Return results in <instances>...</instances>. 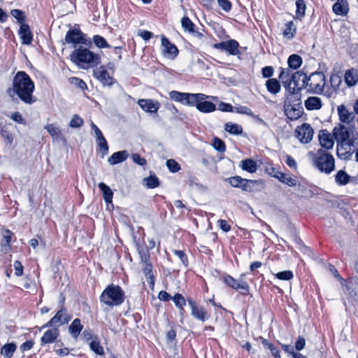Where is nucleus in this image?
<instances>
[{
    "instance_id": "1",
    "label": "nucleus",
    "mask_w": 358,
    "mask_h": 358,
    "mask_svg": "<svg viewBox=\"0 0 358 358\" xmlns=\"http://www.w3.org/2000/svg\"><path fill=\"white\" fill-rule=\"evenodd\" d=\"M303 77V83L309 90L315 94H321L323 92L324 86L326 85L325 76L322 72L315 71L312 73L309 76L299 71L294 73L287 69H282L279 76V78L285 83V85L289 86L292 82L295 83L296 78Z\"/></svg>"
},
{
    "instance_id": "2",
    "label": "nucleus",
    "mask_w": 358,
    "mask_h": 358,
    "mask_svg": "<svg viewBox=\"0 0 358 358\" xmlns=\"http://www.w3.org/2000/svg\"><path fill=\"white\" fill-rule=\"evenodd\" d=\"M34 88V83L29 76L24 71H19L14 76L13 88L8 89L7 93L10 96H13V93L15 94L24 103L32 104L36 101L33 96Z\"/></svg>"
},
{
    "instance_id": "3",
    "label": "nucleus",
    "mask_w": 358,
    "mask_h": 358,
    "mask_svg": "<svg viewBox=\"0 0 358 358\" xmlns=\"http://www.w3.org/2000/svg\"><path fill=\"white\" fill-rule=\"evenodd\" d=\"M70 59L80 68L91 67L99 63V56L87 48H76L70 55Z\"/></svg>"
},
{
    "instance_id": "4",
    "label": "nucleus",
    "mask_w": 358,
    "mask_h": 358,
    "mask_svg": "<svg viewBox=\"0 0 358 358\" xmlns=\"http://www.w3.org/2000/svg\"><path fill=\"white\" fill-rule=\"evenodd\" d=\"M124 301V292L118 285H110L100 296V301L110 306H117Z\"/></svg>"
},
{
    "instance_id": "5",
    "label": "nucleus",
    "mask_w": 358,
    "mask_h": 358,
    "mask_svg": "<svg viewBox=\"0 0 358 358\" xmlns=\"http://www.w3.org/2000/svg\"><path fill=\"white\" fill-rule=\"evenodd\" d=\"M65 41L68 44H72L74 48L78 45H90L91 39L87 38L79 28L69 29L65 36Z\"/></svg>"
},
{
    "instance_id": "6",
    "label": "nucleus",
    "mask_w": 358,
    "mask_h": 358,
    "mask_svg": "<svg viewBox=\"0 0 358 358\" xmlns=\"http://www.w3.org/2000/svg\"><path fill=\"white\" fill-rule=\"evenodd\" d=\"M160 51L164 57L173 60L178 55V48L172 43L165 36H161Z\"/></svg>"
},
{
    "instance_id": "7",
    "label": "nucleus",
    "mask_w": 358,
    "mask_h": 358,
    "mask_svg": "<svg viewBox=\"0 0 358 358\" xmlns=\"http://www.w3.org/2000/svg\"><path fill=\"white\" fill-rule=\"evenodd\" d=\"M141 262L143 263V271L146 278L149 280L150 287L153 289L155 286L154 275L152 273V266L150 262V255L148 250H141L139 252Z\"/></svg>"
},
{
    "instance_id": "8",
    "label": "nucleus",
    "mask_w": 358,
    "mask_h": 358,
    "mask_svg": "<svg viewBox=\"0 0 358 358\" xmlns=\"http://www.w3.org/2000/svg\"><path fill=\"white\" fill-rule=\"evenodd\" d=\"M283 107L285 115L291 120L299 119L303 113L302 106L299 103L292 104L289 96L285 99Z\"/></svg>"
},
{
    "instance_id": "9",
    "label": "nucleus",
    "mask_w": 358,
    "mask_h": 358,
    "mask_svg": "<svg viewBox=\"0 0 358 358\" xmlns=\"http://www.w3.org/2000/svg\"><path fill=\"white\" fill-rule=\"evenodd\" d=\"M71 320V316L67 314L66 309L62 306L59 310L55 314V315L42 328L53 326H60L64 324H67Z\"/></svg>"
},
{
    "instance_id": "10",
    "label": "nucleus",
    "mask_w": 358,
    "mask_h": 358,
    "mask_svg": "<svg viewBox=\"0 0 358 358\" xmlns=\"http://www.w3.org/2000/svg\"><path fill=\"white\" fill-rule=\"evenodd\" d=\"M313 128L308 123L302 124L295 130L296 137L303 143H309L313 139Z\"/></svg>"
},
{
    "instance_id": "11",
    "label": "nucleus",
    "mask_w": 358,
    "mask_h": 358,
    "mask_svg": "<svg viewBox=\"0 0 358 358\" xmlns=\"http://www.w3.org/2000/svg\"><path fill=\"white\" fill-rule=\"evenodd\" d=\"M213 47L217 50H224L231 55H238L240 54L239 44L234 39L215 43Z\"/></svg>"
},
{
    "instance_id": "12",
    "label": "nucleus",
    "mask_w": 358,
    "mask_h": 358,
    "mask_svg": "<svg viewBox=\"0 0 358 358\" xmlns=\"http://www.w3.org/2000/svg\"><path fill=\"white\" fill-rule=\"evenodd\" d=\"M313 164L320 171L329 173L334 169V158H315Z\"/></svg>"
},
{
    "instance_id": "13",
    "label": "nucleus",
    "mask_w": 358,
    "mask_h": 358,
    "mask_svg": "<svg viewBox=\"0 0 358 358\" xmlns=\"http://www.w3.org/2000/svg\"><path fill=\"white\" fill-rule=\"evenodd\" d=\"M224 282L231 288L240 289L241 294H247L249 292V286L246 282L241 281L240 282L230 275H226Z\"/></svg>"
},
{
    "instance_id": "14",
    "label": "nucleus",
    "mask_w": 358,
    "mask_h": 358,
    "mask_svg": "<svg viewBox=\"0 0 358 358\" xmlns=\"http://www.w3.org/2000/svg\"><path fill=\"white\" fill-rule=\"evenodd\" d=\"M48 134L52 138L54 142L66 143L65 137L64 136L60 127L57 124H48L45 127Z\"/></svg>"
},
{
    "instance_id": "15",
    "label": "nucleus",
    "mask_w": 358,
    "mask_h": 358,
    "mask_svg": "<svg viewBox=\"0 0 358 358\" xmlns=\"http://www.w3.org/2000/svg\"><path fill=\"white\" fill-rule=\"evenodd\" d=\"M94 77L99 80L103 85H112L113 78L110 76L108 71L103 67L100 66L94 71Z\"/></svg>"
},
{
    "instance_id": "16",
    "label": "nucleus",
    "mask_w": 358,
    "mask_h": 358,
    "mask_svg": "<svg viewBox=\"0 0 358 358\" xmlns=\"http://www.w3.org/2000/svg\"><path fill=\"white\" fill-rule=\"evenodd\" d=\"M138 104L143 110L148 113H155L160 107L159 101L153 99H139Z\"/></svg>"
},
{
    "instance_id": "17",
    "label": "nucleus",
    "mask_w": 358,
    "mask_h": 358,
    "mask_svg": "<svg viewBox=\"0 0 358 358\" xmlns=\"http://www.w3.org/2000/svg\"><path fill=\"white\" fill-rule=\"evenodd\" d=\"M320 145L327 149H331L334 145V141L331 134L327 130H321L318 134Z\"/></svg>"
},
{
    "instance_id": "18",
    "label": "nucleus",
    "mask_w": 358,
    "mask_h": 358,
    "mask_svg": "<svg viewBox=\"0 0 358 358\" xmlns=\"http://www.w3.org/2000/svg\"><path fill=\"white\" fill-rule=\"evenodd\" d=\"M333 135L336 141H350V131L343 124H338L334 128Z\"/></svg>"
},
{
    "instance_id": "19",
    "label": "nucleus",
    "mask_w": 358,
    "mask_h": 358,
    "mask_svg": "<svg viewBox=\"0 0 358 358\" xmlns=\"http://www.w3.org/2000/svg\"><path fill=\"white\" fill-rule=\"evenodd\" d=\"M337 142V157H345L351 155L354 152L353 145L350 141H341Z\"/></svg>"
},
{
    "instance_id": "20",
    "label": "nucleus",
    "mask_w": 358,
    "mask_h": 358,
    "mask_svg": "<svg viewBox=\"0 0 358 358\" xmlns=\"http://www.w3.org/2000/svg\"><path fill=\"white\" fill-rule=\"evenodd\" d=\"M344 80L348 87L356 85L358 83V70L354 68L348 69L344 75Z\"/></svg>"
},
{
    "instance_id": "21",
    "label": "nucleus",
    "mask_w": 358,
    "mask_h": 358,
    "mask_svg": "<svg viewBox=\"0 0 358 358\" xmlns=\"http://www.w3.org/2000/svg\"><path fill=\"white\" fill-rule=\"evenodd\" d=\"M188 303L192 309V315L199 320L205 321L207 318V312L204 308L197 306L196 303L192 299H188Z\"/></svg>"
},
{
    "instance_id": "22",
    "label": "nucleus",
    "mask_w": 358,
    "mask_h": 358,
    "mask_svg": "<svg viewBox=\"0 0 358 358\" xmlns=\"http://www.w3.org/2000/svg\"><path fill=\"white\" fill-rule=\"evenodd\" d=\"M18 32L22 44L29 45L31 43L33 35L27 24L20 25Z\"/></svg>"
},
{
    "instance_id": "23",
    "label": "nucleus",
    "mask_w": 358,
    "mask_h": 358,
    "mask_svg": "<svg viewBox=\"0 0 358 358\" xmlns=\"http://www.w3.org/2000/svg\"><path fill=\"white\" fill-rule=\"evenodd\" d=\"M341 83V77L338 74H332L330 77V84L332 89L324 92V95L328 97L332 96L339 88Z\"/></svg>"
},
{
    "instance_id": "24",
    "label": "nucleus",
    "mask_w": 358,
    "mask_h": 358,
    "mask_svg": "<svg viewBox=\"0 0 358 358\" xmlns=\"http://www.w3.org/2000/svg\"><path fill=\"white\" fill-rule=\"evenodd\" d=\"M13 232L9 229H4L2 231V240L1 241V251L7 253L10 250V241Z\"/></svg>"
},
{
    "instance_id": "25",
    "label": "nucleus",
    "mask_w": 358,
    "mask_h": 358,
    "mask_svg": "<svg viewBox=\"0 0 358 358\" xmlns=\"http://www.w3.org/2000/svg\"><path fill=\"white\" fill-rule=\"evenodd\" d=\"M333 11L338 15H345L349 11V6L347 0H337L333 5Z\"/></svg>"
},
{
    "instance_id": "26",
    "label": "nucleus",
    "mask_w": 358,
    "mask_h": 358,
    "mask_svg": "<svg viewBox=\"0 0 358 358\" xmlns=\"http://www.w3.org/2000/svg\"><path fill=\"white\" fill-rule=\"evenodd\" d=\"M337 111L339 117V120L344 123H350L355 117L353 113L350 112L347 108L341 105L338 106Z\"/></svg>"
},
{
    "instance_id": "27",
    "label": "nucleus",
    "mask_w": 358,
    "mask_h": 358,
    "mask_svg": "<svg viewBox=\"0 0 358 358\" xmlns=\"http://www.w3.org/2000/svg\"><path fill=\"white\" fill-rule=\"evenodd\" d=\"M59 334V331L57 328H52L48 329L41 338V344H47L54 342Z\"/></svg>"
},
{
    "instance_id": "28",
    "label": "nucleus",
    "mask_w": 358,
    "mask_h": 358,
    "mask_svg": "<svg viewBox=\"0 0 358 358\" xmlns=\"http://www.w3.org/2000/svg\"><path fill=\"white\" fill-rule=\"evenodd\" d=\"M304 105L308 110H319L322 106L321 99L317 96L308 97L305 101Z\"/></svg>"
},
{
    "instance_id": "29",
    "label": "nucleus",
    "mask_w": 358,
    "mask_h": 358,
    "mask_svg": "<svg viewBox=\"0 0 358 358\" xmlns=\"http://www.w3.org/2000/svg\"><path fill=\"white\" fill-rule=\"evenodd\" d=\"M83 328V325L81 324V321L78 318H76L73 320V322L70 324L69 327V331L70 334L73 338H77L80 334Z\"/></svg>"
},
{
    "instance_id": "30",
    "label": "nucleus",
    "mask_w": 358,
    "mask_h": 358,
    "mask_svg": "<svg viewBox=\"0 0 358 358\" xmlns=\"http://www.w3.org/2000/svg\"><path fill=\"white\" fill-rule=\"evenodd\" d=\"M296 27L293 21L287 22L285 24V29L282 35L286 39L290 40L293 38L296 34Z\"/></svg>"
},
{
    "instance_id": "31",
    "label": "nucleus",
    "mask_w": 358,
    "mask_h": 358,
    "mask_svg": "<svg viewBox=\"0 0 358 358\" xmlns=\"http://www.w3.org/2000/svg\"><path fill=\"white\" fill-rule=\"evenodd\" d=\"M197 110L202 113H211L215 110V105L210 101H206V99H202L197 104Z\"/></svg>"
},
{
    "instance_id": "32",
    "label": "nucleus",
    "mask_w": 358,
    "mask_h": 358,
    "mask_svg": "<svg viewBox=\"0 0 358 358\" xmlns=\"http://www.w3.org/2000/svg\"><path fill=\"white\" fill-rule=\"evenodd\" d=\"M273 177L278 178L280 182L287 185L289 187L295 186L297 183L296 179L292 178L289 175L281 173L280 171H276V173L273 174Z\"/></svg>"
},
{
    "instance_id": "33",
    "label": "nucleus",
    "mask_w": 358,
    "mask_h": 358,
    "mask_svg": "<svg viewBox=\"0 0 358 358\" xmlns=\"http://www.w3.org/2000/svg\"><path fill=\"white\" fill-rule=\"evenodd\" d=\"M208 96L203 94H191L187 93L185 105L195 106L197 108V104L202 99H206Z\"/></svg>"
},
{
    "instance_id": "34",
    "label": "nucleus",
    "mask_w": 358,
    "mask_h": 358,
    "mask_svg": "<svg viewBox=\"0 0 358 358\" xmlns=\"http://www.w3.org/2000/svg\"><path fill=\"white\" fill-rule=\"evenodd\" d=\"M347 290L351 296L355 300L358 301V279H351L347 285Z\"/></svg>"
},
{
    "instance_id": "35",
    "label": "nucleus",
    "mask_w": 358,
    "mask_h": 358,
    "mask_svg": "<svg viewBox=\"0 0 358 358\" xmlns=\"http://www.w3.org/2000/svg\"><path fill=\"white\" fill-rule=\"evenodd\" d=\"M266 87L267 90L273 94H276L280 90V84L275 78H269L266 82Z\"/></svg>"
},
{
    "instance_id": "36",
    "label": "nucleus",
    "mask_w": 358,
    "mask_h": 358,
    "mask_svg": "<svg viewBox=\"0 0 358 358\" xmlns=\"http://www.w3.org/2000/svg\"><path fill=\"white\" fill-rule=\"evenodd\" d=\"M16 348L17 346L14 343H7L2 346L0 350V353L5 358H11L15 352Z\"/></svg>"
},
{
    "instance_id": "37",
    "label": "nucleus",
    "mask_w": 358,
    "mask_h": 358,
    "mask_svg": "<svg viewBox=\"0 0 358 358\" xmlns=\"http://www.w3.org/2000/svg\"><path fill=\"white\" fill-rule=\"evenodd\" d=\"M287 64L289 69L296 70L302 64V58L296 54L291 55L287 59Z\"/></svg>"
},
{
    "instance_id": "38",
    "label": "nucleus",
    "mask_w": 358,
    "mask_h": 358,
    "mask_svg": "<svg viewBox=\"0 0 358 358\" xmlns=\"http://www.w3.org/2000/svg\"><path fill=\"white\" fill-rule=\"evenodd\" d=\"M143 185L149 189H154L159 186L160 182L155 175H150L149 177L143 179Z\"/></svg>"
},
{
    "instance_id": "39",
    "label": "nucleus",
    "mask_w": 358,
    "mask_h": 358,
    "mask_svg": "<svg viewBox=\"0 0 358 358\" xmlns=\"http://www.w3.org/2000/svg\"><path fill=\"white\" fill-rule=\"evenodd\" d=\"M99 187L103 193L104 200L106 203H111L113 200V193L110 188L103 182L99 184Z\"/></svg>"
},
{
    "instance_id": "40",
    "label": "nucleus",
    "mask_w": 358,
    "mask_h": 358,
    "mask_svg": "<svg viewBox=\"0 0 358 358\" xmlns=\"http://www.w3.org/2000/svg\"><path fill=\"white\" fill-rule=\"evenodd\" d=\"M241 167L243 170L250 173H255L257 169L256 162L250 158L243 160L241 162Z\"/></svg>"
},
{
    "instance_id": "41",
    "label": "nucleus",
    "mask_w": 358,
    "mask_h": 358,
    "mask_svg": "<svg viewBox=\"0 0 358 358\" xmlns=\"http://www.w3.org/2000/svg\"><path fill=\"white\" fill-rule=\"evenodd\" d=\"M224 129L226 131L230 133L231 134L238 135L241 134L243 131V128L240 124L232 123V122H227L224 124Z\"/></svg>"
},
{
    "instance_id": "42",
    "label": "nucleus",
    "mask_w": 358,
    "mask_h": 358,
    "mask_svg": "<svg viewBox=\"0 0 358 358\" xmlns=\"http://www.w3.org/2000/svg\"><path fill=\"white\" fill-rule=\"evenodd\" d=\"M169 96L172 100L185 105L187 93L173 90L169 92Z\"/></svg>"
},
{
    "instance_id": "43",
    "label": "nucleus",
    "mask_w": 358,
    "mask_h": 358,
    "mask_svg": "<svg viewBox=\"0 0 358 358\" xmlns=\"http://www.w3.org/2000/svg\"><path fill=\"white\" fill-rule=\"evenodd\" d=\"M350 181V176L343 170L336 175V182L340 185H345Z\"/></svg>"
},
{
    "instance_id": "44",
    "label": "nucleus",
    "mask_w": 358,
    "mask_h": 358,
    "mask_svg": "<svg viewBox=\"0 0 358 358\" xmlns=\"http://www.w3.org/2000/svg\"><path fill=\"white\" fill-rule=\"evenodd\" d=\"M250 192H261L265 188V185L263 180H250Z\"/></svg>"
},
{
    "instance_id": "45",
    "label": "nucleus",
    "mask_w": 358,
    "mask_h": 358,
    "mask_svg": "<svg viewBox=\"0 0 358 358\" xmlns=\"http://www.w3.org/2000/svg\"><path fill=\"white\" fill-rule=\"evenodd\" d=\"M96 141L98 143V150H99V153L102 156L107 155L108 151V147L107 141L105 139V138L102 137L101 138H99L96 140Z\"/></svg>"
},
{
    "instance_id": "46",
    "label": "nucleus",
    "mask_w": 358,
    "mask_h": 358,
    "mask_svg": "<svg viewBox=\"0 0 358 358\" xmlns=\"http://www.w3.org/2000/svg\"><path fill=\"white\" fill-rule=\"evenodd\" d=\"M93 42L95 45L99 48H110V45L107 43L106 40L99 35H94L93 37Z\"/></svg>"
},
{
    "instance_id": "47",
    "label": "nucleus",
    "mask_w": 358,
    "mask_h": 358,
    "mask_svg": "<svg viewBox=\"0 0 358 358\" xmlns=\"http://www.w3.org/2000/svg\"><path fill=\"white\" fill-rule=\"evenodd\" d=\"M90 347L97 355H103L104 354L103 347L100 345L99 341L96 340H92L90 343Z\"/></svg>"
},
{
    "instance_id": "48",
    "label": "nucleus",
    "mask_w": 358,
    "mask_h": 358,
    "mask_svg": "<svg viewBox=\"0 0 358 358\" xmlns=\"http://www.w3.org/2000/svg\"><path fill=\"white\" fill-rule=\"evenodd\" d=\"M176 306L180 309V312L184 310V306L186 304L185 298L180 294H176L173 298Z\"/></svg>"
},
{
    "instance_id": "49",
    "label": "nucleus",
    "mask_w": 358,
    "mask_h": 358,
    "mask_svg": "<svg viewBox=\"0 0 358 358\" xmlns=\"http://www.w3.org/2000/svg\"><path fill=\"white\" fill-rule=\"evenodd\" d=\"M10 14L13 17H15L17 20V22L20 23V25L25 24L24 23V14L22 10L18 9H13L11 10Z\"/></svg>"
},
{
    "instance_id": "50",
    "label": "nucleus",
    "mask_w": 358,
    "mask_h": 358,
    "mask_svg": "<svg viewBox=\"0 0 358 358\" xmlns=\"http://www.w3.org/2000/svg\"><path fill=\"white\" fill-rule=\"evenodd\" d=\"M83 124V120L78 115H74L69 123V126L72 128H79Z\"/></svg>"
},
{
    "instance_id": "51",
    "label": "nucleus",
    "mask_w": 358,
    "mask_h": 358,
    "mask_svg": "<svg viewBox=\"0 0 358 358\" xmlns=\"http://www.w3.org/2000/svg\"><path fill=\"white\" fill-rule=\"evenodd\" d=\"M182 27L185 30L189 33L194 29V24L193 22L187 17H184L181 20Z\"/></svg>"
},
{
    "instance_id": "52",
    "label": "nucleus",
    "mask_w": 358,
    "mask_h": 358,
    "mask_svg": "<svg viewBox=\"0 0 358 358\" xmlns=\"http://www.w3.org/2000/svg\"><path fill=\"white\" fill-rule=\"evenodd\" d=\"M186 184L189 187H196V189L198 190H201V191L206 190V187L204 185L195 182L194 178L192 177H189L188 178V180L186 181Z\"/></svg>"
},
{
    "instance_id": "53",
    "label": "nucleus",
    "mask_w": 358,
    "mask_h": 358,
    "mask_svg": "<svg viewBox=\"0 0 358 358\" xmlns=\"http://www.w3.org/2000/svg\"><path fill=\"white\" fill-rule=\"evenodd\" d=\"M296 13L298 15L303 16L306 11V5L303 0H296Z\"/></svg>"
},
{
    "instance_id": "54",
    "label": "nucleus",
    "mask_w": 358,
    "mask_h": 358,
    "mask_svg": "<svg viewBox=\"0 0 358 358\" xmlns=\"http://www.w3.org/2000/svg\"><path fill=\"white\" fill-rule=\"evenodd\" d=\"M166 165L171 172H177L180 169L179 164L173 159H170L166 162Z\"/></svg>"
},
{
    "instance_id": "55",
    "label": "nucleus",
    "mask_w": 358,
    "mask_h": 358,
    "mask_svg": "<svg viewBox=\"0 0 358 358\" xmlns=\"http://www.w3.org/2000/svg\"><path fill=\"white\" fill-rule=\"evenodd\" d=\"M275 276L280 280H289L293 278V273L290 271H285L276 273Z\"/></svg>"
},
{
    "instance_id": "56",
    "label": "nucleus",
    "mask_w": 358,
    "mask_h": 358,
    "mask_svg": "<svg viewBox=\"0 0 358 358\" xmlns=\"http://www.w3.org/2000/svg\"><path fill=\"white\" fill-rule=\"evenodd\" d=\"M235 111L240 114H245L251 117H255L252 110L247 106H239L235 108Z\"/></svg>"
},
{
    "instance_id": "57",
    "label": "nucleus",
    "mask_w": 358,
    "mask_h": 358,
    "mask_svg": "<svg viewBox=\"0 0 358 358\" xmlns=\"http://www.w3.org/2000/svg\"><path fill=\"white\" fill-rule=\"evenodd\" d=\"M243 179L240 176L231 177L227 179L232 187L240 188Z\"/></svg>"
},
{
    "instance_id": "58",
    "label": "nucleus",
    "mask_w": 358,
    "mask_h": 358,
    "mask_svg": "<svg viewBox=\"0 0 358 358\" xmlns=\"http://www.w3.org/2000/svg\"><path fill=\"white\" fill-rule=\"evenodd\" d=\"M213 147L219 152H224L225 150L224 143L218 138H215L213 141Z\"/></svg>"
},
{
    "instance_id": "59",
    "label": "nucleus",
    "mask_w": 358,
    "mask_h": 358,
    "mask_svg": "<svg viewBox=\"0 0 358 358\" xmlns=\"http://www.w3.org/2000/svg\"><path fill=\"white\" fill-rule=\"evenodd\" d=\"M10 118L15 122L21 124H25L26 122L22 115L19 112H14L11 114Z\"/></svg>"
},
{
    "instance_id": "60",
    "label": "nucleus",
    "mask_w": 358,
    "mask_h": 358,
    "mask_svg": "<svg viewBox=\"0 0 358 358\" xmlns=\"http://www.w3.org/2000/svg\"><path fill=\"white\" fill-rule=\"evenodd\" d=\"M217 3L226 12L231 8V3L229 0H217Z\"/></svg>"
},
{
    "instance_id": "61",
    "label": "nucleus",
    "mask_w": 358,
    "mask_h": 358,
    "mask_svg": "<svg viewBox=\"0 0 358 358\" xmlns=\"http://www.w3.org/2000/svg\"><path fill=\"white\" fill-rule=\"evenodd\" d=\"M2 136L4 138L5 143L10 145L13 141L12 134L6 131H2Z\"/></svg>"
},
{
    "instance_id": "62",
    "label": "nucleus",
    "mask_w": 358,
    "mask_h": 358,
    "mask_svg": "<svg viewBox=\"0 0 358 358\" xmlns=\"http://www.w3.org/2000/svg\"><path fill=\"white\" fill-rule=\"evenodd\" d=\"M192 36L196 40L198 43H201L203 41V34L194 29L190 32Z\"/></svg>"
},
{
    "instance_id": "63",
    "label": "nucleus",
    "mask_w": 358,
    "mask_h": 358,
    "mask_svg": "<svg viewBox=\"0 0 358 358\" xmlns=\"http://www.w3.org/2000/svg\"><path fill=\"white\" fill-rule=\"evenodd\" d=\"M218 110L223 112H232L233 106L229 103L221 102L218 105Z\"/></svg>"
},
{
    "instance_id": "64",
    "label": "nucleus",
    "mask_w": 358,
    "mask_h": 358,
    "mask_svg": "<svg viewBox=\"0 0 358 358\" xmlns=\"http://www.w3.org/2000/svg\"><path fill=\"white\" fill-rule=\"evenodd\" d=\"M262 73L264 78H270L273 75V69L272 66H265L262 69Z\"/></svg>"
}]
</instances>
